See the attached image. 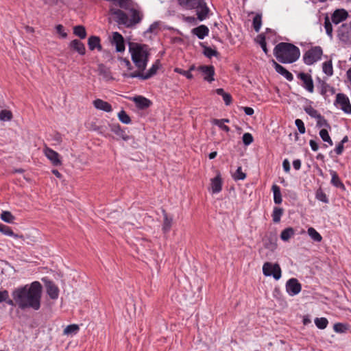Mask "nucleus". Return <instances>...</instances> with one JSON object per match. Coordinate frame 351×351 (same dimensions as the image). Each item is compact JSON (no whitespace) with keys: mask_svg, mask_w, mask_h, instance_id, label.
Masks as SVG:
<instances>
[{"mask_svg":"<svg viewBox=\"0 0 351 351\" xmlns=\"http://www.w3.org/2000/svg\"><path fill=\"white\" fill-rule=\"evenodd\" d=\"M253 27L256 32H258L262 25V14H256L253 19Z\"/></svg>","mask_w":351,"mask_h":351,"instance_id":"obj_35","label":"nucleus"},{"mask_svg":"<svg viewBox=\"0 0 351 351\" xmlns=\"http://www.w3.org/2000/svg\"><path fill=\"white\" fill-rule=\"evenodd\" d=\"M191 33L195 35L199 39L203 40L206 36L208 35L209 29L204 25H201L191 30Z\"/></svg>","mask_w":351,"mask_h":351,"instance_id":"obj_18","label":"nucleus"},{"mask_svg":"<svg viewBox=\"0 0 351 351\" xmlns=\"http://www.w3.org/2000/svg\"><path fill=\"white\" fill-rule=\"evenodd\" d=\"M242 140L244 145H249L253 142L254 138L250 133L247 132L243 135Z\"/></svg>","mask_w":351,"mask_h":351,"instance_id":"obj_52","label":"nucleus"},{"mask_svg":"<svg viewBox=\"0 0 351 351\" xmlns=\"http://www.w3.org/2000/svg\"><path fill=\"white\" fill-rule=\"evenodd\" d=\"M301 289L302 285L296 278H290L286 282L287 292L291 296L298 294L301 291Z\"/></svg>","mask_w":351,"mask_h":351,"instance_id":"obj_9","label":"nucleus"},{"mask_svg":"<svg viewBox=\"0 0 351 351\" xmlns=\"http://www.w3.org/2000/svg\"><path fill=\"white\" fill-rule=\"evenodd\" d=\"M315 324L319 329H325L328 324V319L325 317L315 318Z\"/></svg>","mask_w":351,"mask_h":351,"instance_id":"obj_41","label":"nucleus"},{"mask_svg":"<svg viewBox=\"0 0 351 351\" xmlns=\"http://www.w3.org/2000/svg\"><path fill=\"white\" fill-rule=\"evenodd\" d=\"M216 93L217 95L222 96L226 106H229L232 103V96L229 93H226L223 88H217Z\"/></svg>","mask_w":351,"mask_h":351,"instance_id":"obj_31","label":"nucleus"},{"mask_svg":"<svg viewBox=\"0 0 351 351\" xmlns=\"http://www.w3.org/2000/svg\"><path fill=\"white\" fill-rule=\"evenodd\" d=\"M110 130L117 134L119 138L123 139L124 141H129L132 137L128 135L125 131L122 129L119 124H111L110 125Z\"/></svg>","mask_w":351,"mask_h":351,"instance_id":"obj_15","label":"nucleus"},{"mask_svg":"<svg viewBox=\"0 0 351 351\" xmlns=\"http://www.w3.org/2000/svg\"><path fill=\"white\" fill-rule=\"evenodd\" d=\"M282 167L286 172L290 171V163L287 159H285L282 162Z\"/></svg>","mask_w":351,"mask_h":351,"instance_id":"obj_59","label":"nucleus"},{"mask_svg":"<svg viewBox=\"0 0 351 351\" xmlns=\"http://www.w3.org/2000/svg\"><path fill=\"white\" fill-rule=\"evenodd\" d=\"M198 70L200 71L204 76V80L212 82L215 80L213 76L215 75V68L212 65H202L198 67Z\"/></svg>","mask_w":351,"mask_h":351,"instance_id":"obj_11","label":"nucleus"},{"mask_svg":"<svg viewBox=\"0 0 351 351\" xmlns=\"http://www.w3.org/2000/svg\"><path fill=\"white\" fill-rule=\"evenodd\" d=\"M294 234L295 230L293 228H287L281 232L280 239L284 241H287L294 235Z\"/></svg>","mask_w":351,"mask_h":351,"instance_id":"obj_29","label":"nucleus"},{"mask_svg":"<svg viewBox=\"0 0 351 351\" xmlns=\"http://www.w3.org/2000/svg\"><path fill=\"white\" fill-rule=\"evenodd\" d=\"M212 123L214 125H217L220 129H221L222 130H223L226 132H228L230 131V128L228 126H227L226 125H225V123H223L221 122V121H219V119H214L212 121Z\"/></svg>","mask_w":351,"mask_h":351,"instance_id":"obj_51","label":"nucleus"},{"mask_svg":"<svg viewBox=\"0 0 351 351\" xmlns=\"http://www.w3.org/2000/svg\"><path fill=\"white\" fill-rule=\"evenodd\" d=\"M318 80L319 83L320 94L323 96H326V94L330 88V85L320 79H318Z\"/></svg>","mask_w":351,"mask_h":351,"instance_id":"obj_47","label":"nucleus"},{"mask_svg":"<svg viewBox=\"0 0 351 351\" xmlns=\"http://www.w3.org/2000/svg\"><path fill=\"white\" fill-rule=\"evenodd\" d=\"M322 53L321 47H313L305 52L303 56V60L306 64L311 65L321 59Z\"/></svg>","mask_w":351,"mask_h":351,"instance_id":"obj_5","label":"nucleus"},{"mask_svg":"<svg viewBox=\"0 0 351 351\" xmlns=\"http://www.w3.org/2000/svg\"><path fill=\"white\" fill-rule=\"evenodd\" d=\"M51 139L55 141L56 143L58 144H60L62 141V136L60 133L58 132H55L53 135H52V138Z\"/></svg>","mask_w":351,"mask_h":351,"instance_id":"obj_57","label":"nucleus"},{"mask_svg":"<svg viewBox=\"0 0 351 351\" xmlns=\"http://www.w3.org/2000/svg\"><path fill=\"white\" fill-rule=\"evenodd\" d=\"M93 106L95 108L106 112H110L112 110V106L108 102L101 99L94 100Z\"/></svg>","mask_w":351,"mask_h":351,"instance_id":"obj_21","label":"nucleus"},{"mask_svg":"<svg viewBox=\"0 0 351 351\" xmlns=\"http://www.w3.org/2000/svg\"><path fill=\"white\" fill-rule=\"evenodd\" d=\"M210 188L213 193H218L222 189V180L220 173L211 179Z\"/></svg>","mask_w":351,"mask_h":351,"instance_id":"obj_20","label":"nucleus"},{"mask_svg":"<svg viewBox=\"0 0 351 351\" xmlns=\"http://www.w3.org/2000/svg\"><path fill=\"white\" fill-rule=\"evenodd\" d=\"M293 166L295 170H299L301 167V161L299 159L293 161Z\"/></svg>","mask_w":351,"mask_h":351,"instance_id":"obj_62","label":"nucleus"},{"mask_svg":"<svg viewBox=\"0 0 351 351\" xmlns=\"http://www.w3.org/2000/svg\"><path fill=\"white\" fill-rule=\"evenodd\" d=\"M324 27H325L326 34L328 36H332V25H331L330 22L329 21V20L328 19H326L325 20Z\"/></svg>","mask_w":351,"mask_h":351,"instance_id":"obj_55","label":"nucleus"},{"mask_svg":"<svg viewBox=\"0 0 351 351\" xmlns=\"http://www.w3.org/2000/svg\"><path fill=\"white\" fill-rule=\"evenodd\" d=\"M257 42L261 45L263 51L265 54L268 53V49L267 48V43L265 41V36L263 34H260L257 36Z\"/></svg>","mask_w":351,"mask_h":351,"instance_id":"obj_44","label":"nucleus"},{"mask_svg":"<svg viewBox=\"0 0 351 351\" xmlns=\"http://www.w3.org/2000/svg\"><path fill=\"white\" fill-rule=\"evenodd\" d=\"M79 326L77 324H70L64 329V335H75L79 331Z\"/></svg>","mask_w":351,"mask_h":351,"instance_id":"obj_37","label":"nucleus"},{"mask_svg":"<svg viewBox=\"0 0 351 351\" xmlns=\"http://www.w3.org/2000/svg\"><path fill=\"white\" fill-rule=\"evenodd\" d=\"M174 71L177 73H180L184 76H185L187 79H192L193 75L190 73V71H185L180 68H175Z\"/></svg>","mask_w":351,"mask_h":351,"instance_id":"obj_53","label":"nucleus"},{"mask_svg":"<svg viewBox=\"0 0 351 351\" xmlns=\"http://www.w3.org/2000/svg\"><path fill=\"white\" fill-rule=\"evenodd\" d=\"M298 77L302 82V86L309 93L314 90L313 81L311 76L303 72L298 73Z\"/></svg>","mask_w":351,"mask_h":351,"instance_id":"obj_10","label":"nucleus"},{"mask_svg":"<svg viewBox=\"0 0 351 351\" xmlns=\"http://www.w3.org/2000/svg\"><path fill=\"white\" fill-rule=\"evenodd\" d=\"M315 197L317 199L324 203L328 204L329 202L328 198L327 197L326 193L321 189L316 191Z\"/></svg>","mask_w":351,"mask_h":351,"instance_id":"obj_42","label":"nucleus"},{"mask_svg":"<svg viewBox=\"0 0 351 351\" xmlns=\"http://www.w3.org/2000/svg\"><path fill=\"white\" fill-rule=\"evenodd\" d=\"M56 31L62 38H66L67 36V34L64 32L63 25H58L56 26Z\"/></svg>","mask_w":351,"mask_h":351,"instance_id":"obj_56","label":"nucleus"},{"mask_svg":"<svg viewBox=\"0 0 351 351\" xmlns=\"http://www.w3.org/2000/svg\"><path fill=\"white\" fill-rule=\"evenodd\" d=\"M9 297L8 291L6 290L0 291V303L6 300Z\"/></svg>","mask_w":351,"mask_h":351,"instance_id":"obj_58","label":"nucleus"},{"mask_svg":"<svg viewBox=\"0 0 351 351\" xmlns=\"http://www.w3.org/2000/svg\"><path fill=\"white\" fill-rule=\"evenodd\" d=\"M317 126L319 128L326 127L327 128L330 129V124L322 115L320 116V118H318V119H317Z\"/></svg>","mask_w":351,"mask_h":351,"instance_id":"obj_50","label":"nucleus"},{"mask_svg":"<svg viewBox=\"0 0 351 351\" xmlns=\"http://www.w3.org/2000/svg\"><path fill=\"white\" fill-rule=\"evenodd\" d=\"M131 13V19H130V27L141 22L143 18V14L138 10L134 8H128Z\"/></svg>","mask_w":351,"mask_h":351,"instance_id":"obj_22","label":"nucleus"},{"mask_svg":"<svg viewBox=\"0 0 351 351\" xmlns=\"http://www.w3.org/2000/svg\"><path fill=\"white\" fill-rule=\"evenodd\" d=\"M333 329L337 333H343L348 330V326L342 323H336L333 326Z\"/></svg>","mask_w":351,"mask_h":351,"instance_id":"obj_48","label":"nucleus"},{"mask_svg":"<svg viewBox=\"0 0 351 351\" xmlns=\"http://www.w3.org/2000/svg\"><path fill=\"white\" fill-rule=\"evenodd\" d=\"M162 213L164 215V220H163L162 230L164 233H167V232H169V230L171 228L173 218L169 217L165 210H162Z\"/></svg>","mask_w":351,"mask_h":351,"instance_id":"obj_26","label":"nucleus"},{"mask_svg":"<svg viewBox=\"0 0 351 351\" xmlns=\"http://www.w3.org/2000/svg\"><path fill=\"white\" fill-rule=\"evenodd\" d=\"M130 51L132 55V60L139 71H135L130 73H124L123 76L128 78L138 77L141 80H147L156 73L158 69V60L154 63L146 73H142L147 66L148 62V47L147 45L136 44L135 46H130Z\"/></svg>","mask_w":351,"mask_h":351,"instance_id":"obj_2","label":"nucleus"},{"mask_svg":"<svg viewBox=\"0 0 351 351\" xmlns=\"http://www.w3.org/2000/svg\"><path fill=\"white\" fill-rule=\"evenodd\" d=\"M274 55L280 63L291 64L299 59L300 51L292 43L282 42L275 46Z\"/></svg>","mask_w":351,"mask_h":351,"instance_id":"obj_3","label":"nucleus"},{"mask_svg":"<svg viewBox=\"0 0 351 351\" xmlns=\"http://www.w3.org/2000/svg\"><path fill=\"white\" fill-rule=\"evenodd\" d=\"M263 273L265 276H272L275 280H279L281 278V269L278 263H265L263 266Z\"/></svg>","mask_w":351,"mask_h":351,"instance_id":"obj_6","label":"nucleus"},{"mask_svg":"<svg viewBox=\"0 0 351 351\" xmlns=\"http://www.w3.org/2000/svg\"><path fill=\"white\" fill-rule=\"evenodd\" d=\"M272 65L275 69V71L285 77L288 81H292L293 80V75L287 71L284 66L277 63L275 60H272Z\"/></svg>","mask_w":351,"mask_h":351,"instance_id":"obj_16","label":"nucleus"},{"mask_svg":"<svg viewBox=\"0 0 351 351\" xmlns=\"http://www.w3.org/2000/svg\"><path fill=\"white\" fill-rule=\"evenodd\" d=\"M47 293L52 300H56L59 295V289L58 287L50 280L46 282Z\"/></svg>","mask_w":351,"mask_h":351,"instance_id":"obj_17","label":"nucleus"},{"mask_svg":"<svg viewBox=\"0 0 351 351\" xmlns=\"http://www.w3.org/2000/svg\"><path fill=\"white\" fill-rule=\"evenodd\" d=\"M118 118L121 122L124 124H129L131 123V119L126 112L123 110L118 113Z\"/></svg>","mask_w":351,"mask_h":351,"instance_id":"obj_40","label":"nucleus"},{"mask_svg":"<svg viewBox=\"0 0 351 351\" xmlns=\"http://www.w3.org/2000/svg\"><path fill=\"white\" fill-rule=\"evenodd\" d=\"M308 235L311 238L316 242H320L322 240L321 234L313 228L311 227L307 230Z\"/></svg>","mask_w":351,"mask_h":351,"instance_id":"obj_36","label":"nucleus"},{"mask_svg":"<svg viewBox=\"0 0 351 351\" xmlns=\"http://www.w3.org/2000/svg\"><path fill=\"white\" fill-rule=\"evenodd\" d=\"M180 6L186 10H195L197 19L202 21L208 16L210 11L204 0H178Z\"/></svg>","mask_w":351,"mask_h":351,"instance_id":"obj_4","label":"nucleus"},{"mask_svg":"<svg viewBox=\"0 0 351 351\" xmlns=\"http://www.w3.org/2000/svg\"><path fill=\"white\" fill-rule=\"evenodd\" d=\"M158 27V23L157 22H155L154 23H152L149 27L148 28V29L147 30V32H153L155 29H156Z\"/></svg>","mask_w":351,"mask_h":351,"instance_id":"obj_64","label":"nucleus"},{"mask_svg":"<svg viewBox=\"0 0 351 351\" xmlns=\"http://www.w3.org/2000/svg\"><path fill=\"white\" fill-rule=\"evenodd\" d=\"M12 112L9 110H2L0 112V120L1 121H10L12 119Z\"/></svg>","mask_w":351,"mask_h":351,"instance_id":"obj_49","label":"nucleus"},{"mask_svg":"<svg viewBox=\"0 0 351 351\" xmlns=\"http://www.w3.org/2000/svg\"><path fill=\"white\" fill-rule=\"evenodd\" d=\"M243 109L245 113L249 116L252 115L254 112V109L251 107H243Z\"/></svg>","mask_w":351,"mask_h":351,"instance_id":"obj_63","label":"nucleus"},{"mask_svg":"<svg viewBox=\"0 0 351 351\" xmlns=\"http://www.w3.org/2000/svg\"><path fill=\"white\" fill-rule=\"evenodd\" d=\"M133 101L136 104L138 108L143 110L149 108L152 102L149 99L143 97L136 96L133 98Z\"/></svg>","mask_w":351,"mask_h":351,"instance_id":"obj_19","label":"nucleus"},{"mask_svg":"<svg viewBox=\"0 0 351 351\" xmlns=\"http://www.w3.org/2000/svg\"><path fill=\"white\" fill-rule=\"evenodd\" d=\"M343 151V145L342 143H339V145L336 147L335 152L337 155H341Z\"/></svg>","mask_w":351,"mask_h":351,"instance_id":"obj_61","label":"nucleus"},{"mask_svg":"<svg viewBox=\"0 0 351 351\" xmlns=\"http://www.w3.org/2000/svg\"><path fill=\"white\" fill-rule=\"evenodd\" d=\"M322 70L323 72L328 76H332L333 75V68L331 60L323 63Z\"/></svg>","mask_w":351,"mask_h":351,"instance_id":"obj_33","label":"nucleus"},{"mask_svg":"<svg viewBox=\"0 0 351 351\" xmlns=\"http://www.w3.org/2000/svg\"><path fill=\"white\" fill-rule=\"evenodd\" d=\"M334 105L336 107L341 108L345 113L351 114V104L350 99L345 94H337Z\"/></svg>","mask_w":351,"mask_h":351,"instance_id":"obj_7","label":"nucleus"},{"mask_svg":"<svg viewBox=\"0 0 351 351\" xmlns=\"http://www.w3.org/2000/svg\"><path fill=\"white\" fill-rule=\"evenodd\" d=\"M201 45L204 48L203 53L207 58H211L213 56H217L218 55V52L216 50L213 49L210 47L204 45L203 43H202Z\"/></svg>","mask_w":351,"mask_h":351,"instance_id":"obj_39","label":"nucleus"},{"mask_svg":"<svg viewBox=\"0 0 351 351\" xmlns=\"http://www.w3.org/2000/svg\"><path fill=\"white\" fill-rule=\"evenodd\" d=\"M98 73L104 80L108 81L112 79L111 72L109 68L106 66L104 64H99L98 65Z\"/></svg>","mask_w":351,"mask_h":351,"instance_id":"obj_24","label":"nucleus"},{"mask_svg":"<svg viewBox=\"0 0 351 351\" xmlns=\"http://www.w3.org/2000/svg\"><path fill=\"white\" fill-rule=\"evenodd\" d=\"M295 125L297 126L298 131L300 134H304L305 133V126L304 124V122L299 119H297L295 121Z\"/></svg>","mask_w":351,"mask_h":351,"instance_id":"obj_54","label":"nucleus"},{"mask_svg":"<svg viewBox=\"0 0 351 351\" xmlns=\"http://www.w3.org/2000/svg\"><path fill=\"white\" fill-rule=\"evenodd\" d=\"M88 45L90 50L93 51L97 49L98 51H101L102 47L100 44V38L97 36H91L88 38Z\"/></svg>","mask_w":351,"mask_h":351,"instance_id":"obj_23","label":"nucleus"},{"mask_svg":"<svg viewBox=\"0 0 351 351\" xmlns=\"http://www.w3.org/2000/svg\"><path fill=\"white\" fill-rule=\"evenodd\" d=\"M305 112L311 117L318 119L322 115L318 111L314 109L312 106H307L304 108Z\"/></svg>","mask_w":351,"mask_h":351,"instance_id":"obj_43","label":"nucleus"},{"mask_svg":"<svg viewBox=\"0 0 351 351\" xmlns=\"http://www.w3.org/2000/svg\"><path fill=\"white\" fill-rule=\"evenodd\" d=\"M110 12L112 15L115 16L114 20L119 25L130 27V19L123 11L117 8H110Z\"/></svg>","mask_w":351,"mask_h":351,"instance_id":"obj_8","label":"nucleus"},{"mask_svg":"<svg viewBox=\"0 0 351 351\" xmlns=\"http://www.w3.org/2000/svg\"><path fill=\"white\" fill-rule=\"evenodd\" d=\"M232 176L235 180H243L246 178V174L242 171L241 167H239Z\"/></svg>","mask_w":351,"mask_h":351,"instance_id":"obj_46","label":"nucleus"},{"mask_svg":"<svg viewBox=\"0 0 351 351\" xmlns=\"http://www.w3.org/2000/svg\"><path fill=\"white\" fill-rule=\"evenodd\" d=\"M70 47L80 55H84L86 53L84 45L77 39L72 40L70 43Z\"/></svg>","mask_w":351,"mask_h":351,"instance_id":"obj_25","label":"nucleus"},{"mask_svg":"<svg viewBox=\"0 0 351 351\" xmlns=\"http://www.w3.org/2000/svg\"><path fill=\"white\" fill-rule=\"evenodd\" d=\"M73 34L81 39L86 36V29L83 25H77L73 28Z\"/></svg>","mask_w":351,"mask_h":351,"instance_id":"obj_34","label":"nucleus"},{"mask_svg":"<svg viewBox=\"0 0 351 351\" xmlns=\"http://www.w3.org/2000/svg\"><path fill=\"white\" fill-rule=\"evenodd\" d=\"M348 17V13L344 9L336 10L332 15V21L335 24L345 21Z\"/></svg>","mask_w":351,"mask_h":351,"instance_id":"obj_14","label":"nucleus"},{"mask_svg":"<svg viewBox=\"0 0 351 351\" xmlns=\"http://www.w3.org/2000/svg\"><path fill=\"white\" fill-rule=\"evenodd\" d=\"M112 43L116 46L117 52H123L125 50V43L123 36L119 32L112 34Z\"/></svg>","mask_w":351,"mask_h":351,"instance_id":"obj_13","label":"nucleus"},{"mask_svg":"<svg viewBox=\"0 0 351 351\" xmlns=\"http://www.w3.org/2000/svg\"><path fill=\"white\" fill-rule=\"evenodd\" d=\"M0 232L7 236L12 237L15 239L23 238V235H19L18 234H15L12 228L8 226L0 223Z\"/></svg>","mask_w":351,"mask_h":351,"instance_id":"obj_27","label":"nucleus"},{"mask_svg":"<svg viewBox=\"0 0 351 351\" xmlns=\"http://www.w3.org/2000/svg\"><path fill=\"white\" fill-rule=\"evenodd\" d=\"M44 153L45 156L51 162L53 165L59 166L62 164L61 160H60L59 154L52 149L46 147L44 149Z\"/></svg>","mask_w":351,"mask_h":351,"instance_id":"obj_12","label":"nucleus"},{"mask_svg":"<svg viewBox=\"0 0 351 351\" xmlns=\"http://www.w3.org/2000/svg\"><path fill=\"white\" fill-rule=\"evenodd\" d=\"M309 145H310L312 150H313L315 152L318 150L319 146H318L317 143L315 141L310 140Z\"/></svg>","mask_w":351,"mask_h":351,"instance_id":"obj_60","label":"nucleus"},{"mask_svg":"<svg viewBox=\"0 0 351 351\" xmlns=\"http://www.w3.org/2000/svg\"><path fill=\"white\" fill-rule=\"evenodd\" d=\"M330 174L332 176L331 184L337 188L344 189L345 186L339 178L337 172L335 171H330Z\"/></svg>","mask_w":351,"mask_h":351,"instance_id":"obj_30","label":"nucleus"},{"mask_svg":"<svg viewBox=\"0 0 351 351\" xmlns=\"http://www.w3.org/2000/svg\"><path fill=\"white\" fill-rule=\"evenodd\" d=\"M42 289L41 284L38 281H34L30 285L14 289L12 296L19 308L38 311L40 308Z\"/></svg>","mask_w":351,"mask_h":351,"instance_id":"obj_1","label":"nucleus"},{"mask_svg":"<svg viewBox=\"0 0 351 351\" xmlns=\"http://www.w3.org/2000/svg\"><path fill=\"white\" fill-rule=\"evenodd\" d=\"M0 218L8 223H14L15 220V217L10 211H3L1 213Z\"/></svg>","mask_w":351,"mask_h":351,"instance_id":"obj_32","label":"nucleus"},{"mask_svg":"<svg viewBox=\"0 0 351 351\" xmlns=\"http://www.w3.org/2000/svg\"><path fill=\"white\" fill-rule=\"evenodd\" d=\"M319 136L324 142L328 143L330 145H332V141L331 140L327 130L322 129L319 132Z\"/></svg>","mask_w":351,"mask_h":351,"instance_id":"obj_45","label":"nucleus"},{"mask_svg":"<svg viewBox=\"0 0 351 351\" xmlns=\"http://www.w3.org/2000/svg\"><path fill=\"white\" fill-rule=\"evenodd\" d=\"M282 214L283 209L282 208L275 207L271 215L273 221L276 223L280 222Z\"/></svg>","mask_w":351,"mask_h":351,"instance_id":"obj_38","label":"nucleus"},{"mask_svg":"<svg viewBox=\"0 0 351 351\" xmlns=\"http://www.w3.org/2000/svg\"><path fill=\"white\" fill-rule=\"evenodd\" d=\"M271 190L274 193V201L275 204H280L282 203V195L280 192V189L276 184H274L271 187Z\"/></svg>","mask_w":351,"mask_h":351,"instance_id":"obj_28","label":"nucleus"}]
</instances>
